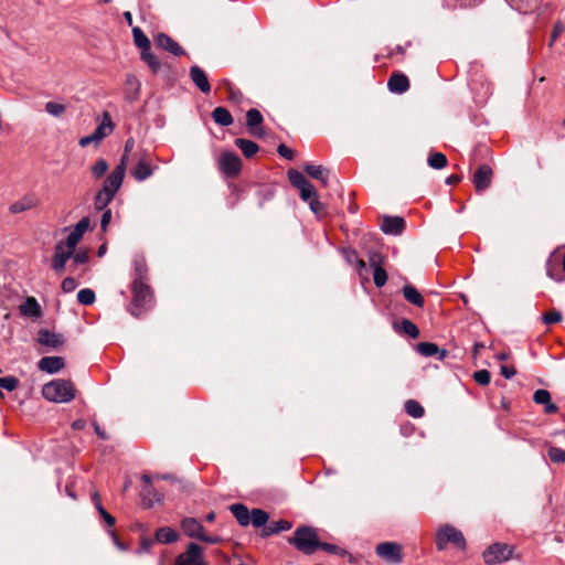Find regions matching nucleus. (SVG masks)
<instances>
[{"label": "nucleus", "instance_id": "obj_28", "mask_svg": "<svg viewBox=\"0 0 565 565\" xmlns=\"http://www.w3.org/2000/svg\"><path fill=\"white\" fill-rule=\"evenodd\" d=\"M403 295H404V298L412 305L419 307V308L424 307V302H425L424 298L414 286L405 285L403 287Z\"/></svg>", "mask_w": 565, "mask_h": 565}, {"label": "nucleus", "instance_id": "obj_53", "mask_svg": "<svg viewBox=\"0 0 565 565\" xmlns=\"http://www.w3.org/2000/svg\"><path fill=\"white\" fill-rule=\"evenodd\" d=\"M561 320H562V315H561V312H558L556 310L548 311L543 316V321L546 324L559 322Z\"/></svg>", "mask_w": 565, "mask_h": 565}, {"label": "nucleus", "instance_id": "obj_20", "mask_svg": "<svg viewBox=\"0 0 565 565\" xmlns=\"http://www.w3.org/2000/svg\"><path fill=\"white\" fill-rule=\"evenodd\" d=\"M190 77L202 93L207 94L211 92V85L207 76L201 67L198 65L192 66L190 68Z\"/></svg>", "mask_w": 565, "mask_h": 565}, {"label": "nucleus", "instance_id": "obj_63", "mask_svg": "<svg viewBox=\"0 0 565 565\" xmlns=\"http://www.w3.org/2000/svg\"><path fill=\"white\" fill-rule=\"evenodd\" d=\"M135 269L137 277L135 279H142L143 280V273L146 270L143 262H136Z\"/></svg>", "mask_w": 565, "mask_h": 565}, {"label": "nucleus", "instance_id": "obj_50", "mask_svg": "<svg viewBox=\"0 0 565 565\" xmlns=\"http://www.w3.org/2000/svg\"><path fill=\"white\" fill-rule=\"evenodd\" d=\"M473 380L480 385H488L491 380L490 372L487 370H479L473 373Z\"/></svg>", "mask_w": 565, "mask_h": 565}, {"label": "nucleus", "instance_id": "obj_25", "mask_svg": "<svg viewBox=\"0 0 565 565\" xmlns=\"http://www.w3.org/2000/svg\"><path fill=\"white\" fill-rule=\"evenodd\" d=\"M38 340L42 345L50 347V348H57L63 343L62 335L51 332L49 330H41L39 332Z\"/></svg>", "mask_w": 565, "mask_h": 565}, {"label": "nucleus", "instance_id": "obj_39", "mask_svg": "<svg viewBox=\"0 0 565 565\" xmlns=\"http://www.w3.org/2000/svg\"><path fill=\"white\" fill-rule=\"evenodd\" d=\"M428 164L433 169H443L447 164V158L441 152H434L428 157Z\"/></svg>", "mask_w": 565, "mask_h": 565}, {"label": "nucleus", "instance_id": "obj_62", "mask_svg": "<svg viewBox=\"0 0 565 565\" xmlns=\"http://www.w3.org/2000/svg\"><path fill=\"white\" fill-rule=\"evenodd\" d=\"M203 542L210 543V544H217L221 542V537L216 535H207L205 532L200 539Z\"/></svg>", "mask_w": 565, "mask_h": 565}, {"label": "nucleus", "instance_id": "obj_23", "mask_svg": "<svg viewBox=\"0 0 565 565\" xmlns=\"http://www.w3.org/2000/svg\"><path fill=\"white\" fill-rule=\"evenodd\" d=\"M20 312L31 318H39L42 315L41 307L34 297H28L24 302L20 305Z\"/></svg>", "mask_w": 565, "mask_h": 565}, {"label": "nucleus", "instance_id": "obj_42", "mask_svg": "<svg viewBox=\"0 0 565 565\" xmlns=\"http://www.w3.org/2000/svg\"><path fill=\"white\" fill-rule=\"evenodd\" d=\"M288 179H289L290 183L297 189L302 185H306V183L308 182V180L305 178V175L295 169H291L288 171Z\"/></svg>", "mask_w": 565, "mask_h": 565}, {"label": "nucleus", "instance_id": "obj_33", "mask_svg": "<svg viewBox=\"0 0 565 565\" xmlns=\"http://www.w3.org/2000/svg\"><path fill=\"white\" fill-rule=\"evenodd\" d=\"M178 533L168 526L161 527L156 532V540L160 543L167 544L177 541Z\"/></svg>", "mask_w": 565, "mask_h": 565}, {"label": "nucleus", "instance_id": "obj_61", "mask_svg": "<svg viewBox=\"0 0 565 565\" xmlns=\"http://www.w3.org/2000/svg\"><path fill=\"white\" fill-rule=\"evenodd\" d=\"M501 374L505 379H511L512 376H514L516 374V370L513 366L502 365L501 366Z\"/></svg>", "mask_w": 565, "mask_h": 565}, {"label": "nucleus", "instance_id": "obj_13", "mask_svg": "<svg viewBox=\"0 0 565 565\" xmlns=\"http://www.w3.org/2000/svg\"><path fill=\"white\" fill-rule=\"evenodd\" d=\"M39 204H40L39 198L33 193H28V194L23 195L21 199H19L18 201L13 202L9 206V211L12 214H18V213H22V212H25L29 210H33V209L38 207Z\"/></svg>", "mask_w": 565, "mask_h": 565}, {"label": "nucleus", "instance_id": "obj_16", "mask_svg": "<svg viewBox=\"0 0 565 565\" xmlns=\"http://www.w3.org/2000/svg\"><path fill=\"white\" fill-rule=\"evenodd\" d=\"M263 115L259 110L252 108L246 113V124L249 132L255 137H263L264 129L260 127Z\"/></svg>", "mask_w": 565, "mask_h": 565}, {"label": "nucleus", "instance_id": "obj_37", "mask_svg": "<svg viewBox=\"0 0 565 565\" xmlns=\"http://www.w3.org/2000/svg\"><path fill=\"white\" fill-rule=\"evenodd\" d=\"M141 60L147 63V65L151 68L153 73H157L161 64L158 58L150 52V49H146L141 51Z\"/></svg>", "mask_w": 565, "mask_h": 565}, {"label": "nucleus", "instance_id": "obj_7", "mask_svg": "<svg viewBox=\"0 0 565 565\" xmlns=\"http://www.w3.org/2000/svg\"><path fill=\"white\" fill-rule=\"evenodd\" d=\"M375 552L388 564L397 565L403 562L402 545L396 542H382L376 545Z\"/></svg>", "mask_w": 565, "mask_h": 565}, {"label": "nucleus", "instance_id": "obj_40", "mask_svg": "<svg viewBox=\"0 0 565 565\" xmlns=\"http://www.w3.org/2000/svg\"><path fill=\"white\" fill-rule=\"evenodd\" d=\"M401 330L409 335L412 339H417L419 337V329L415 323H413L408 319H403L401 322Z\"/></svg>", "mask_w": 565, "mask_h": 565}, {"label": "nucleus", "instance_id": "obj_47", "mask_svg": "<svg viewBox=\"0 0 565 565\" xmlns=\"http://www.w3.org/2000/svg\"><path fill=\"white\" fill-rule=\"evenodd\" d=\"M548 458L552 462L555 463H564L565 462V450L557 448V447H551L547 451Z\"/></svg>", "mask_w": 565, "mask_h": 565}, {"label": "nucleus", "instance_id": "obj_48", "mask_svg": "<svg viewBox=\"0 0 565 565\" xmlns=\"http://www.w3.org/2000/svg\"><path fill=\"white\" fill-rule=\"evenodd\" d=\"M19 381L14 376L0 377V387L9 392L14 391L18 387Z\"/></svg>", "mask_w": 565, "mask_h": 565}, {"label": "nucleus", "instance_id": "obj_11", "mask_svg": "<svg viewBox=\"0 0 565 565\" xmlns=\"http://www.w3.org/2000/svg\"><path fill=\"white\" fill-rule=\"evenodd\" d=\"M74 249L70 248L63 242H58L54 248V256L52 259V268L56 273H62L68 259L72 258Z\"/></svg>", "mask_w": 565, "mask_h": 565}, {"label": "nucleus", "instance_id": "obj_1", "mask_svg": "<svg viewBox=\"0 0 565 565\" xmlns=\"http://www.w3.org/2000/svg\"><path fill=\"white\" fill-rule=\"evenodd\" d=\"M132 147L134 139L130 138L126 141L125 152L120 159V162L105 179L103 188L95 196L94 205H96L97 209L103 210L107 204H109L113 201L115 194L121 188L126 174L128 152L132 149Z\"/></svg>", "mask_w": 565, "mask_h": 565}, {"label": "nucleus", "instance_id": "obj_43", "mask_svg": "<svg viewBox=\"0 0 565 565\" xmlns=\"http://www.w3.org/2000/svg\"><path fill=\"white\" fill-rule=\"evenodd\" d=\"M108 170V163L105 159H98L90 168L95 179L102 178Z\"/></svg>", "mask_w": 565, "mask_h": 565}, {"label": "nucleus", "instance_id": "obj_60", "mask_svg": "<svg viewBox=\"0 0 565 565\" xmlns=\"http://www.w3.org/2000/svg\"><path fill=\"white\" fill-rule=\"evenodd\" d=\"M307 202L309 203L310 210L315 214H319L320 211L322 210V204L320 203L318 195H316L315 199H311V200H309Z\"/></svg>", "mask_w": 565, "mask_h": 565}, {"label": "nucleus", "instance_id": "obj_29", "mask_svg": "<svg viewBox=\"0 0 565 565\" xmlns=\"http://www.w3.org/2000/svg\"><path fill=\"white\" fill-rule=\"evenodd\" d=\"M371 266L373 267V280L376 287H383L387 281L386 270L375 260V256H372Z\"/></svg>", "mask_w": 565, "mask_h": 565}, {"label": "nucleus", "instance_id": "obj_18", "mask_svg": "<svg viewBox=\"0 0 565 565\" xmlns=\"http://www.w3.org/2000/svg\"><path fill=\"white\" fill-rule=\"evenodd\" d=\"M156 44L175 56H181L185 53L184 50L166 33H159L157 35Z\"/></svg>", "mask_w": 565, "mask_h": 565}, {"label": "nucleus", "instance_id": "obj_21", "mask_svg": "<svg viewBox=\"0 0 565 565\" xmlns=\"http://www.w3.org/2000/svg\"><path fill=\"white\" fill-rule=\"evenodd\" d=\"M181 527L188 536L198 540H200L205 532L203 525L194 518H185L181 522Z\"/></svg>", "mask_w": 565, "mask_h": 565}, {"label": "nucleus", "instance_id": "obj_5", "mask_svg": "<svg viewBox=\"0 0 565 565\" xmlns=\"http://www.w3.org/2000/svg\"><path fill=\"white\" fill-rule=\"evenodd\" d=\"M448 543H452L460 550L466 548V540L463 534L456 527L446 524L441 526L436 533V547L438 551L446 548Z\"/></svg>", "mask_w": 565, "mask_h": 565}, {"label": "nucleus", "instance_id": "obj_38", "mask_svg": "<svg viewBox=\"0 0 565 565\" xmlns=\"http://www.w3.org/2000/svg\"><path fill=\"white\" fill-rule=\"evenodd\" d=\"M94 501H95V505H96V509L99 513V515L103 518V520L107 523L108 526H113L116 522L115 518L113 515H110L105 509L104 507L102 505L100 501H99V495L97 492L94 493V497H93Z\"/></svg>", "mask_w": 565, "mask_h": 565}, {"label": "nucleus", "instance_id": "obj_64", "mask_svg": "<svg viewBox=\"0 0 565 565\" xmlns=\"http://www.w3.org/2000/svg\"><path fill=\"white\" fill-rule=\"evenodd\" d=\"M544 406H545L544 411L546 414H554L557 412V406L555 404L551 403V401L548 402V404H545Z\"/></svg>", "mask_w": 565, "mask_h": 565}, {"label": "nucleus", "instance_id": "obj_4", "mask_svg": "<svg viewBox=\"0 0 565 565\" xmlns=\"http://www.w3.org/2000/svg\"><path fill=\"white\" fill-rule=\"evenodd\" d=\"M132 300L129 312L139 317L151 302L152 296L149 286L142 279H135L132 282Z\"/></svg>", "mask_w": 565, "mask_h": 565}, {"label": "nucleus", "instance_id": "obj_34", "mask_svg": "<svg viewBox=\"0 0 565 565\" xmlns=\"http://www.w3.org/2000/svg\"><path fill=\"white\" fill-rule=\"evenodd\" d=\"M268 513L262 509H253L250 511V523L255 527L265 526L268 521Z\"/></svg>", "mask_w": 565, "mask_h": 565}, {"label": "nucleus", "instance_id": "obj_22", "mask_svg": "<svg viewBox=\"0 0 565 565\" xmlns=\"http://www.w3.org/2000/svg\"><path fill=\"white\" fill-rule=\"evenodd\" d=\"M387 87L392 93L403 94L409 88V81L402 73H394L387 82Z\"/></svg>", "mask_w": 565, "mask_h": 565}, {"label": "nucleus", "instance_id": "obj_2", "mask_svg": "<svg viewBox=\"0 0 565 565\" xmlns=\"http://www.w3.org/2000/svg\"><path fill=\"white\" fill-rule=\"evenodd\" d=\"M45 399L54 403H68L75 397V386L70 380H53L42 387Z\"/></svg>", "mask_w": 565, "mask_h": 565}, {"label": "nucleus", "instance_id": "obj_49", "mask_svg": "<svg viewBox=\"0 0 565 565\" xmlns=\"http://www.w3.org/2000/svg\"><path fill=\"white\" fill-rule=\"evenodd\" d=\"M533 401L540 405L548 404L551 401V394L546 390H537L533 394Z\"/></svg>", "mask_w": 565, "mask_h": 565}, {"label": "nucleus", "instance_id": "obj_58", "mask_svg": "<svg viewBox=\"0 0 565 565\" xmlns=\"http://www.w3.org/2000/svg\"><path fill=\"white\" fill-rule=\"evenodd\" d=\"M564 26L562 23L557 22L555 23L552 33H551V40L548 43V46H553L554 42L557 40V38L563 33Z\"/></svg>", "mask_w": 565, "mask_h": 565}, {"label": "nucleus", "instance_id": "obj_54", "mask_svg": "<svg viewBox=\"0 0 565 565\" xmlns=\"http://www.w3.org/2000/svg\"><path fill=\"white\" fill-rule=\"evenodd\" d=\"M318 548H321L323 550L324 552L327 553H330V554H338V555H343L345 552L340 548L339 546L334 545V544H330V543H321L320 542V545Z\"/></svg>", "mask_w": 565, "mask_h": 565}, {"label": "nucleus", "instance_id": "obj_15", "mask_svg": "<svg viewBox=\"0 0 565 565\" xmlns=\"http://www.w3.org/2000/svg\"><path fill=\"white\" fill-rule=\"evenodd\" d=\"M145 487L142 488L141 495L142 501L147 507H152L156 502H160L162 497L152 487V477L148 475H143L141 477Z\"/></svg>", "mask_w": 565, "mask_h": 565}, {"label": "nucleus", "instance_id": "obj_9", "mask_svg": "<svg viewBox=\"0 0 565 565\" xmlns=\"http://www.w3.org/2000/svg\"><path fill=\"white\" fill-rule=\"evenodd\" d=\"M218 169L226 177L233 178L239 174L242 170V160L235 152L224 151L217 160Z\"/></svg>", "mask_w": 565, "mask_h": 565}, {"label": "nucleus", "instance_id": "obj_52", "mask_svg": "<svg viewBox=\"0 0 565 565\" xmlns=\"http://www.w3.org/2000/svg\"><path fill=\"white\" fill-rule=\"evenodd\" d=\"M73 265H83L88 260V253L85 249L75 250L73 256Z\"/></svg>", "mask_w": 565, "mask_h": 565}, {"label": "nucleus", "instance_id": "obj_35", "mask_svg": "<svg viewBox=\"0 0 565 565\" xmlns=\"http://www.w3.org/2000/svg\"><path fill=\"white\" fill-rule=\"evenodd\" d=\"M132 36L135 44L142 50L150 49V41L147 35L141 31L140 28L135 26L132 29Z\"/></svg>", "mask_w": 565, "mask_h": 565}, {"label": "nucleus", "instance_id": "obj_27", "mask_svg": "<svg viewBox=\"0 0 565 565\" xmlns=\"http://www.w3.org/2000/svg\"><path fill=\"white\" fill-rule=\"evenodd\" d=\"M303 168L311 178L321 181L323 185L328 184L329 172L322 166L307 163Z\"/></svg>", "mask_w": 565, "mask_h": 565}, {"label": "nucleus", "instance_id": "obj_19", "mask_svg": "<svg viewBox=\"0 0 565 565\" xmlns=\"http://www.w3.org/2000/svg\"><path fill=\"white\" fill-rule=\"evenodd\" d=\"M64 365V359L61 356H44L39 361V369L49 374L60 372Z\"/></svg>", "mask_w": 565, "mask_h": 565}, {"label": "nucleus", "instance_id": "obj_8", "mask_svg": "<svg viewBox=\"0 0 565 565\" xmlns=\"http://www.w3.org/2000/svg\"><path fill=\"white\" fill-rule=\"evenodd\" d=\"M512 554V546L505 543H494L483 552V561L487 564H498L510 559Z\"/></svg>", "mask_w": 565, "mask_h": 565}, {"label": "nucleus", "instance_id": "obj_24", "mask_svg": "<svg viewBox=\"0 0 565 565\" xmlns=\"http://www.w3.org/2000/svg\"><path fill=\"white\" fill-rule=\"evenodd\" d=\"M126 98L130 102H134L138 98L140 93L141 84L139 79L134 74H128L126 76Z\"/></svg>", "mask_w": 565, "mask_h": 565}, {"label": "nucleus", "instance_id": "obj_46", "mask_svg": "<svg viewBox=\"0 0 565 565\" xmlns=\"http://www.w3.org/2000/svg\"><path fill=\"white\" fill-rule=\"evenodd\" d=\"M45 110H46L50 115H52V116H54V117H60V116H62V115L65 113L66 107H65V105L60 104V103H55V102H47V103L45 104Z\"/></svg>", "mask_w": 565, "mask_h": 565}, {"label": "nucleus", "instance_id": "obj_31", "mask_svg": "<svg viewBox=\"0 0 565 565\" xmlns=\"http://www.w3.org/2000/svg\"><path fill=\"white\" fill-rule=\"evenodd\" d=\"M235 145L241 149L246 158H252L259 150L258 145L248 139L237 138L235 139Z\"/></svg>", "mask_w": 565, "mask_h": 565}, {"label": "nucleus", "instance_id": "obj_6", "mask_svg": "<svg viewBox=\"0 0 565 565\" xmlns=\"http://www.w3.org/2000/svg\"><path fill=\"white\" fill-rule=\"evenodd\" d=\"M114 130V124L109 113L105 111L103 114V119L100 124L96 127L93 134L88 136H84L79 139L78 143L81 147H87L90 143L98 145L104 138L110 135Z\"/></svg>", "mask_w": 565, "mask_h": 565}, {"label": "nucleus", "instance_id": "obj_44", "mask_svg": "<svg viewBox=\"0 0 565 565\" xmlns=\"http://www.w3.org/2000/svg\"><path fill=\"white\" fill-rule=\"evenodd\" d=\"M300 198L302 201L307 202L311 199H315L318 195L316 188L308 181L306 185L298 188Z\"/></svg>", "mask_w": 565, "mask_h": 565}, {"label": "nucleus", "instance_id": "obj_51", "mask_svg": "<svg viewBox=\"0 0 565 565\" xmlns=\"http://www.w3.org/2000/svg\"><path fill=\"white\" fill-rule=\"evenodd\" d=\"M82 237L83 236H81L79 234L75 233L74 231H71L66 239L63 242V244L75 250Z\"/></svg>", "mask_w": 565, "mask_h": 565}, {"label": "nucleus", "instance_id": "obj_3", "mask_svg": "<svg viewBox=\"0 0 565 565\" xmlns=\"http://www.w3.org/2000/svg\"><path fill=\"white\" fill-rule=\"evenodd\" d=\"M288 543L305 554H312L319 547L320 541L317 531L310 526H300L295 531Z\"/></svg>", "mask_w": 565, "mask_h": 565}, {"label": "nucleus", "instance_id": "obj_17", "mask_svg": "<svg viewBox=\"0 0 565 565\" xmlns=\"http://www.w3.org/2000/svg\"><path fill=\"white\" fill-rule=\"evenodd\" d=\"M405 227L404 218L399 216H384L381 223V230L391 235H399Z\"/></svg>", "mask_w": 565, "mask_h": 565}, {"label": "nucleus", "instance_id": "obj_55", "mask_svg": "<svg viewBox=\"0 0 565 565\" xmlns=\"http://www.w3.org/2000/svg\"><path fill=\"white\" fill-rule=\"evenodd\" d=\"M88 227H89V220L87 217H83L76 223V225L74 226V228L72 231H74L75 233L83 236L85 234V232L88 230Z\"/></svg>", "mask_w": 565, "mask_h": 565}, {"label": "nucleus", "instance_id": "obj_26", "mask_svg": "<svg viewBox=\"0 0 565 565\" xmlns=\"http://www.w3.org/2000/svg\"><path fill=\"white\" fill-rule=\"evenodd\" d=\"M230 510L242 526H247L250 523V512L244 504H232Z\"/></svg>", "mask_w": 565, "mask_h": 565}, {"label": "nucleus", "instance_id": "obj_30", "mask_svg": "<svg viewBox=\"0 0 565 565\" xmlns=\"http://www.w3.org/2000/svg\"><path fill=\"white\" fill-rule=\"evenodd\" d=\"M291 522L287 520H279L273 522L263 529V536H270L273 534H278L280 532L288 531L291 529Z\"/></svg>", "mask_w": 565, "mask_h": 565}, {"label": "nucleus", "instance_id": "obj_41", "mask_svg": "<svg viewBox=\"0 0 565 565\" xmlns=\"http://www.w3.org/2000/svg\"><path fill=\"white\" fill-rule=\"evenodd\" d=\"M77 301L84 306L93 305L95 301V292L89 288L81 289L77 292Z\"/></svg>", "mask_w": 565, "mask_h": 565}, {"label": "nucleus", "instance_id": "obj_59", "mask_svg": "<svg viewBox=\"0 0 565 565\" xmlns=\"http://www.w3.org/2000/svg\"><path fill=\"white\" fill-rule=\"evenodd\" d=\"M278 153L288 160H291L294 158V152L291 149H289L286 145L281 143L277 148Z\"/></svg>", "mask_w": 565, "mask_h": 565}, {"label": "nucleus", "instance_id": "obj_57", "mask_svg": "<svg viewBox=\"0 0 565 565\" xmlns=\"http://www.w3.org/2000/svg\"><path fill=\"white\" fill-rule=\"evenodd\" d=\"M77 281L72 277H66L63 279L61 288L64 292H72L76 289Z\"/></svg>", "mask_w": 565, "mask_h": 565}, {"label": "nucleus", "instance_id": "obj_56", "mask_svg": "<svg viewBox=\"0 0 565 565\" xmlns=\"http://www.w3.org/2000/svg\"><path fill=\"white\" fill-rule=\"evenodd\" d=\"M107 206H108V204L103 210L97 209L95 206L96 210L104 211L103 214H102V218H100V227H102L103 231L107 230V226H108V224L111 221V211L107 210L106 209Z\"/></svg>", "mask_w": 565, "mask_h": 565}, {"label": "nucleus", "instance_id": "obj_12", "mask_svg": "<svg viewBox=\"0 0 565 565\" xmlns=\"http://www.w3.org/2000/svg\"><path fill=\"white\" fill-rule=\"evenodd\" d=\"M492 169L488 164H481L473 173L472 182L478 192L488 189L492 181Z\"/></svg>", "mask_w": 565, "mask_h": 565}, {"label": "nucleus", "instance_id": "obj_14", "mask_svg": "<svg viewBox=\"0 0 565 565\" xmlns=\"http://www.w3.org/2000/svg\"><path fill=\"white\" fill-rule=\"evenodd\" d=\"M157 167H152L148 156H142L136 167L131 170V175L139 182L147 180L153 173Z\"/></svg>", "mask_w": 565, "mask_h": 565}, {"label": "nucleus", "instance_id": "obj_10", "mask_svg": "<svg viewBox=\"0 0 565 565\" xmlns=\"http://www.w3.org/2000/svg\"><path fill=\"white\" fill-rule=\"evenodd\" d=\"M175 565H206L202 547L196 543H190L185 552L177 557Z\"/></svg>", "mask_w": 565, "mask_h": 565}, {"label": "nucleus", "instance_id": "obj_45", "mask_svg": "<svg viewBox=\"0 0 565 565\" xmlns=\"http://www.w3.org/2000/svg\"><path fill=\"white\" fill-rule=\"evenodd\" d=\"M438 347L430 342H420L417 344V351L425 356H433L438 352Z\"/></svg>", "mask_w": 565, "mask_h": 565}, {"label": "nucleus", "instance_id": "obj_32", "mask_svg": "<svg viewBox=\"0 0 565 565\" xmlns=\"http://www.w3.org/2000/svg\"><path fill=\"white\" fill-rule=\"evenodd\" d=\"M213 120L221 126H230L233 122L231 113L224 107H216L212 113Z\"/></svg>", "mask_w": 565, "mask_h": 565}, {"label": "nucleus", "instance_id": "obj_36", "mask_svg": "<svg viewBox=\"0 0 565 565\" xmlns=\"http://www.w3.org/2000/svg\"><path fill=\"white\" fill-rule=\"evenodd\" d=\"M405 411L414 418H420L424 415V407L415 399L406 401Z\"/></svg>", "mask_w": 565, "mask_h": 565}]
</instances>
